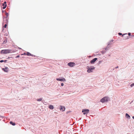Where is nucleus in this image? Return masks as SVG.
I'll return each instance as SVG.
<instances>
[{
  "instance_id": "1",
  "label": "nucleus",
  "mask_w": 134,
  "mask_h": 134,
  "mask_svg": "<svg viewBox=\"0 0 134 134\" xmlns=\"http://www.w3.org/2000/svg\"><path fill=\"white\" fill-rule=\"evenodd\" d=\"M11 51L9 49L2 50L1 51V53L3 54H6L10 53Z\"/></svg>"
},
{
  "instance_id": "2",
  "label": "nucleus",
  "mask_w": 134,
  "mask_h": 134,
  "mask_svg": "<svg viewBox=\"0 0 134 134\" xmlns=\"http://www.w3.org/2000/svg\"><path fill=\"white\" fill-rule=\"evenodd\" d=\"M108 98L107 97H104L100 100V101L102 103L107 102L108 100Z\"/></svg>"
},
{
  "instance_id": "3",
  "label": "nucleus",
  "mask_w": 134,
  "mask_h": 134,
  "mask_svg": "<svg viewBox=\"0 0 134 134\" xmlns=\"http://www.w3.org/2000/svg\"><path fill=\"white\" fill-rule=\"evenodd\" d=\"M89 111V109H85L82 110V112L83 113V114L85 115L88 113Z\"/></svg>"
},
{
  "instance_id": "4",
  "label": "nucleus",
  "mask_w": 134,
  "mask_h": 134,
  "mask_svg": "<svg viewBox=\"0 0 134 134\" xmlns=\"http://www.w3.org/2000/svg\"><path fill=\"white\" fill-rule=\"evenodd\" d=\"M94 68H95L94 67H90L87 70V72L88 73H90L93 70H94Z\"/></svg>"
},
{
  "instance_id": "5",
  "label": "nucleus",
  "mask_w": 134,
  "mask_h": 134,
  "mask_svg": "<svg viewBox=\"0 0 134 134\" xmlns=\"http://www.w3.org/2000/svg\"><path fill=\"white\" fill-rule=\"evenodd\" d=\"M3 25L4 23L7 24L8 20L7 18H3Z\"/></svg>"
},
{
  "instance_id": "6",
  "label": "nucleus",
  "mask_w": 134,
  "mask_h": 134,
  "mask_svg": "<svg viewBox=\"0 0 134 134\" xmlns=\"http://www.w3.org/2000/svg\"><path fill=\"white\" fill-rule=\"evenodd\" d=\"M75 64L74 62H70L68 63V65L69 66L71 67H73L75 65Z\"/></svg>"
},
{
  "instance_id": "7",
  "label": "nucleus",
  "mask_w": 134,
  "mask_h": 134,
  "mask_svg": "<svg viewBox=\"0 0 134 134\" xmlns=\"http://www.w3.org/2000/svg\"><path fill=\"white\" fill-rule=\"evenodd\" d=\"M2 70L5 72H8L9 69L7 67H5L4 68H3Z\"/></svg>"
},
{
  "instance_id": "8",
  "label": "nucleus",
  "mask_w": 134,
  "mask_h": 134,
  "mask_svg": "<svg viewBox=\"0 0 134 134\" xmlns=\"http://www.w3.org/2000/svg\"><path fill=\"white\" fill-rule=\"evenodd\" d=\"M56 80L57 81H66V80L64 78H62V79H59V78H57L56 79Z\"/></svg>"
},
{
  "instance_id": "9",
  "label": "nucleus",
  "mask_w": 134,
  "mask_h": 134,
  "mask_svg": "<svg viewBox=\"0 0 134 134\" xmlns=\"http://www.w3.org/2000/svg\"><path fill=\"white\" fill-rule=\"evenodd\" d=\"M2 5L3 6H4L3 7V9H5L6 8L7 5L6 4V2L5 1L2 4Z\"/></svg>"
},
{
  "instance_id": "10",
  "label": "nucleus",
  "mask_w": 134,
  "mask_h": 134,
  "mask_svg": "<svg viewBox=\"0 0 134 134\" xmlns=\"http://www.w3.org/2000/svg\"><path fill=\"white\" fill-rule=\"evenodd\" d=\"M24 54L25 55L26 54L28 56H33V55L31 54V53H30L28 52H27L26 53H24Z\"/></svg>"
},
{
  "instance_id": "11",
  "label": "nucleus",
  "mask_w": 134,
  "mask_h": 134,
  "mask_svg": "<svg viewBox=\"0 0 134 134\" xmlns=\"http://www.w3.org/2000/svg\"><path fill=\"white\" fill-rule=\"evenodd\" d=\"M60 110H62L63 111H64L65 110V108L62 106H60Z\"/></svg>"
},
{
  "instance_id": "12",
  "label": "nucleus",
  "mask_w": 134,
  "mask_h": 134,
  "mask_svg": "<svg viewBox=\"0 0 134 134\" xmlns=\"http://www.w3.org/2000/svg\"><path fill=\"white\" fill-rule=\"evenodd\" d=\"M107 48H105V49H103L101 52L102 54H103L107 50Z\"/></svg>"
},
{
  "instance_id": "13",
  "label": "nucleus",
  "mask_w": 134,
  "mask_h": 134,
  "mask_svg": "<svg viewBox=\"0 0 134 134\" xmlns=\"http://www.w3.org/2000/svg\"><path fill=\"white\" fill-rule=\"evenodd\" d=\"M48 107L50 109H54L53 106L51 105H49V106Z\"/></svg>"
},
{
  "instance_id": "14",
  "label": "nucleus",
  "mask_w": 134,
  "mask_h": 134,
  "mask_svg": "<svg viewBox=\"0 0 134 134\" xmlns=\"http://www.w3.org/2000/svg\"><path fill=\"white\" fill-rule=\"evenodd\" d=\"M97 59H93L91 61V63L92 64L94 63L96 61Z\"/></svg>"
},
{
  "instance_id": "15",
  "label": "nucleus",
  "mask_w": 134,
  "mask_h": 134,
  "mask_svg": "<svg viewBox=\"0 0 134 134\" xmlns=\"http://www.w3.org/2000/svg\"><path fill=\"white\" fill-rule=\"evenodd\" d=\"M10 124L12 125H13V126L15 125V123L13 122L12 121H10Z\"/></svg>"
},
{
  "instance_id": "16",
  "label": "nucleus",
  "mask_w": 134,
  "mask_h": 134,
  "mask_svg": "<svg viewBox=\"0 0 134 134\" xmlns=\"http://www.w3.org/2000/svg\"><path fill=\"white\" fill-rule=\"evenodd\" d=\"M126 116L127 118H130V116L127 113L126 114Z\"/></svg>"
},
{
  "instance_id": "17",
  "label": "nucleus",
  "mask_w": 134,
  "mask_h": 134,
  "mask_svg": "<svg viewBox=\"0 0 134 134\" xmlns=\"http://www.w3.org/2000/svg\"><path fill=\"white\" fill-rule=\"evenodd\" d=\"M7 42V40H5L3 42V44H5Z\"/></svg>"
},
{
  "instance_id": "18",
  "label": "nucleus",
  "mask_w": 134,
  "mask_h": 134,
  "mask_svg": "<svg viewBox=\"0 0 134 134\" xmlns=\"http://www.w3.org/2000/svg\"><path fill=\"white\" fill-rule=\"evenodd\" d=\"M42 100V98H40L39 99H38L37 100V101H41Z\"/></svg>"
},
{
  "instance_id": "19",
  "label": "nucleus",
  "mask_w": 134,
  "mask_h": 134,
  "mask_svg": "<svg viewBox=\"0 0 134 134\" xmlns=\"http://www.w3.org/2000/svg\"><path fill=\"white\" fill-rule=\"evenodd\" d=\"M7 24H5L4 25V26L3 27L6 28V27L7 26Z\"/></svg>"
},
{
  "instance_id": "20",
  "label": "nucleus",
  "mask_w": 134,
  "mask_h": 134,
  "mask_svg": "<svg viewBox=\"0 0 134 134\" xmlns=\"http://www.w3.org/2000/svg\"><path fill=\"white\" fill-rule=\"evenodd\" d=\"M5 15H6L7 16V17H6V18H7V17H8V13H5Z\"/></svg>"
},
{
  "instance_id": "21",
  "label": "nucleus",
  "mask_w": 134,
  "mask_h": 134,
  "mask_svg": "<svg viewBox=\"0 0 134 134\" xmlns=\"http://www.w3.org/2000/svg\"><path fill=\"white\" fill-rule=\"evenodd\" d=\"M133 86H134V83H132V84H131V86L132 87Z\"/></svg>"
},
{
  "instance_id": "22",
  "label": "nucleus",
  "mask_w": 134,
  "mask_h": 134,
  "mask_svg": "<svg viewBox=\"0 0 134 134\" xmlns=\"http://www.w3.org/2000/svg\"><path fill=\"white\" fill-rule=\"evenodd\" d=\"M118 34L119 35H122V33H118Z\"/></svg>"
},
{
  "instance_id": "23",
  "label": "nucleus",
  "mask_w": 134,
  "mask_h": 134,
  "mask_svg": "<svg viewBox=\"0 0 134 134\" xmlns=\"http://www.w3.org/2000/svg\"><path fill=\"white\" fill-rule=\"evenodd\" d=\"M128 35L129 36H130L131 34L130 33H129L128 34Z\"/></svg>"
},
{
  "instance_id": "24",
  "label": "nucleus",
  "mask_w": 134,
  "mask_h": 134,
  "mask_svg": "<svg viewBox=\"0 0 134 134\" xmlns=\"http://www.w3.org/2000/svg\"><path fill=\"white\" fill-rule=\"evenodd\" d=\"M61 85L62 86H63L64 85V84L63 83H61Z\"/></svg>"
},
{
  "instance_id": "25",
  "label": "nucleus",
  "mask_w": 134,
  "mask_h": 134,
  "mask_svg": "<svg viewBox=\"0 0 134 134\" xmlns=\"http://www.w3.org/2000/svg\"><path fill=\"white\" fill-rule=\"evenodd\" d=\"M4 61L3 60H1L0 62L1 63L3 62Z\"/></svg>"
},
{
  "instance_id": "26",
  "label": "nucleus",
  "mask_w": 134,
  "mask_h": 134,
  "mask_svg": "<svg viewBox=\"0 0 134 134\" xmlns=\"http://www.w3.org/2000/svg\"><path fill=\"white\" fill-rule=\"evenodd\" d=\"M19 57V55H18V56H17L16 57V58H18V57Z\"/></svg>"
},
{
  "instance_id": "27",
  "label": "nucleus",
  "mask_w": 134,
  "mask_h": 134,
  "mask_svg": "<svg viewBox=\"0 0 134 134\" xmlns=\"http://www.w3.org/2000/svg\"><path fill=\"white\" fill-rule=\"evenodd\" d=\"M118 68V66H117L115 68Z\"/></svg>"
},
{
  "instance_id": "28",
  "label": "nucleus",
  "mask_w": 134,
  "mask_h": 134,
  "mask_svg": "<svg viewBox=\"0 0 134 134\" xmlns=\"http://www.w3.org/2000/svg\"><path fill=\"white\" fill-rule=\"evenodd\" d=\"M126 34V35H127V34ZM126 35V34H124L123 35H122V36H123L124 35Z\"/></svg>"
},
{
  "instance_id": "29",
  "label": "nucleus",
  "mask_w": 134,
  "mask_h": 134,
  "mask_svg": "<svg viewBox=\"0 0 134 134\" xmlns=\"http://www.w3.org/2000/svg\"><path fill=\"white\" fill-rule=\"evenodd\" d=\"M132 118L133 119H134V116H133L132 117Z\"/></svg>"
},
{
  "instance_id": "30",
  "label": "nucleus",
  "mask_w": 134,
  "mask_h": 134,
  "mask_svg": "<svg viewBox=\"0 0 134 134\" xmlns=\"http://www.w3.org/2000/svg\"><path fill=\"white\" fill-rule=\"evenodd\" d=\"M94 59H97V58H94Z\"/></svg>"
},
{
  "instance_id": "31",
  "label": "nucleus",
  "mask_w": 134,
  "mask_h": 134,
  "mask_svg": "<svg viewBox=\"0 0 134 134\" xmlns=\"http://www.w3.org/2000/svg\"><path fill=\"white\" fill-rule=\"evenodd\" d=\"M34 57H35V55H34Z\"/></svg>"
},
{
  "instance_id": "32",
  "label": "nucleus",
  "mask_w": 134,
  "mask_h": 134,
  "mask_svg": "<svg viewBox=\"0 0 134 134\" xmlns=\"http://www.w3.org/2000/svg\"><path fill=\"white\" fill-rule=\"evenodd\" d=\"M91 57V56H90L89 57Z\"/></svg>"
}]
</instances>
